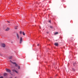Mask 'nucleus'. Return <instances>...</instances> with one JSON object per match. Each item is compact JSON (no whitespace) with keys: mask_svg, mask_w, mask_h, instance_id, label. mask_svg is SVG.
Listing matches in <instances>:
<instances>
[{"mask_svg":"<svg viewBox=\"0 0 78 78\" xmlns=\"http://www.w3.org/2000/svg\"><path fill=\"white\" fill-rule=\"evenodd\" d=\"M0 78H3V76H0Z\"/></svg>","mask_w":78,"mask_h":78,"instance_id":"nucleus-17","label":"nucleus"},{"mask_svg":"<svg viewBox=\"0 0 78 78\" xmlns=\"http://www.w3.org/2000/svg\"><path fill=\"white\" fill-rule=\"evenodd\" d=\"M73 66H76V63L75 62L73 64Z\"/></svg>","mask_w":78,"mask_h":78,"instance_id":"nucleus-8","label":"nucleus"},{"mask_svg":"<svg viewBox=\"0 0 78 78\" xmlns=\"http://www.w3.org/2000/svg\"><path fill=\"white\" fill-rule=\"evenodd\" d=\"M20 34H22V31H20Z\"/></svg>","mask_w":78,"mask_h":78,"instance_id":"nucleus-18","label":"nucleus"},{"mask_svg":"<svg viewBox=\"0 0 78 78\" xmlns=\"http://www.w3.org/2000/svg\"><path fill=\"white\" fill-rule=\"evenodd\" d=\"M9 61L10 62H11V63L15 65V66L16 67H17V63H16V62H12V61L11 60H10Z\"/></svg>","mask_w":78,"mask_h":78,"instance_id":"nucleus-1","label":"nucleus"},{"mask_svg":"<svg viewBox=\"0 0 78 78\" xmlns=\"http://www.w3.org/2000/svg\"><path fill=\"white\" fill-rule=\"evenodd\" d=\"M1 47H6V45L4 44H1Z\"/></svg>","mask_w":78,"mask_h":78,"instance_id":"nucleus-4","label":"nucleus"},{"mask_svg":"<svg viewBox=\"0 0 78 78\" xmlns=\"http://www.w3.org/2000/svg\"><path fill=\"white\" fill-rule=\"evenodd\" d=\"M15 72H16V73H18V72H17V71L16 70Z\"/></svg>","mask_w":78,"mask_h":78,"instance_id":"nucleus-20","label":"nucleus"},{"mask_svg":"<svg viewBox=\"0 0 78 78\" xmlns=\"http://www.w3.org/2000/svg\"><path fill=\"white\" fill-rule=\"evenodd\" d=\"M22 38L21 37L20 38V44H22Z\"/></svg>","mask_w":78,"mask_h":78,"instance_id":"nucleus-3","label":"nucleus"},{"mask_svg":"<svg viewBox=\"0 0 78 78\" xmlns=\"http://www.w3.org/2000/svg\"><path fill=\"white\" fill-rule=\"evenodd\" d=\"M72 70H73V71H75V69L73 68L72 69Z\"/></svg>","mask_w":78,"mask_h":78,"instance_id":"nucleus-13","label":"nucleus"},{"mask_svg":"<svg viewBox=\"0 0 78 78\" xmlns=\"http://www.w3.org/2000/svg\"><path fill=\"white\" fill-rule=\"evenodd\" d=\"M39 44H37V46H39Z\"/></svg>","mask_w":78,"mask_h":78,"instance_id":"nucleus-23","label":"nucleus"},{"mask_svg":"<svg viewBox=\"0 0 78 78\" xmlns=\"http://www.w3.org/2000/svg\"><path fill=\"white\" fill-rule=\"evenodd\" d=\"M9 28H7L5 30V31H9Z\"/></svg>","mask_w":78,"mask_h":78,"instance_id":"nucleus-10","label":"nucleus"},{"mask_svg":"<svg viewBox=\"0 0 78 78\" xmlns=\"http://www.w3.org/2000/svg\"><path fill=\"white\" fill-rule=\"evenodd\" d=\"M0 56H2V54L0 53Z\"/></svg>","mask_w":78,"mask_h":78,"instance_id":"nucleus-21","label":"nucleus"},{"mask_svg":"<svg viewBox=\"0 0 78 78\" xmlns=\"http://www.w3.org/2000/svg\"><path fill=\"white\" fill-rule=\"evenodd\" d=\"M16 36L18 39H19L20 37H19V34H18L17 33H16Z\"/></svg>","mask_w":78,"mask_h":78,"instance_id":"nucleus-5","label":"nucleus"},{"mask_svg":"<svg viewBox=\"0 0 78 78\" xmlns=\"http://www.w3.org/2000/svg\"><path fill=\"white\" fill-rule=\"evenodd\" d=\"M3 76H8V74H7V73H4Z\"/></svg>","mask_w":78,"mask_h":78,"instance_id":"nucleus-6","label":"nucleus"},{"mask_svg":"<svg viewBox=\"0 0 78 78\" xmlns=\"http://www.w3.org/2000/svg\"><path fill=\"white\" fill-rule=\"evenodd\" d=\"M5 70L7 72H8V73H10V74H11V70L9 69H6Z\"/></svg>","mask_w":78,"mask_h":78,"instance_id":"nucleus-2","label":"nucleus"},{"mask_svg":"<svg viewBox=\"0 0 78 78\" xmlns=\"http://www.w3.org/2000/svg\"><path fill=\"white\" fill-rule=\"evenodd\" d=\"M12 56H10L9 57V59H12Z\"/></svg>","mask_w":78,"mask_h":78,"instance_id":"nucleus-9","label":"nucleus"},{"mask_svg":"<svg viewBox=\"0 0 78 78\" xmlns=\"http://www.w3.org/2000/svg\"><path fill=\"white\" fill-rule=\"evenodd\" d=\"M47 33H48V32H47Z\"/></svg>","mask_w":78,"mask_h":78,"instance_id":"nucleus-24","label":"nucleus"},{"mask_svg":"<svg viewBox=\"0 0 78 78\" xmlns=\"http://www.w3.org/2000/svg\"><path fill=\"white\" fill-rule=\"evenodd\" d=\"M15 30H16V29H17V28L16 27H15Z\"/></svg>","mask_w":78,"mask_h":78,"instance_id":"nucleus-22","label":"nucleus"},{"mask_svg":"<svg viewBox=\"0 0 78 78\" xmlns=\"http://www.w3.org/2000/svg\"><path fill=\"white\" fill-rule=\"evenodd\" d=\"M50 28H53V27H52L51 26H50Z\"/></svg>","mask_w":78,"mask_h":78,"instance_id":"nucleus-15","label":"nucleus"},{"mask_svg":"<svg viewBox=\"0 0 78 78\" xmlns=\"http://www.w3.org/2000/svg\"><path fill=\"white\" fill-rule=\"evenodd\" d=\"M49 22L50 23H51V20H49Z\"/></svg>","mask_w":78,"mask_h":78,"instance_id":"nucleus-19","label":"nucleus"},{"mask_svg":"<svg viewBox=\"0 0 78 78\" xmlns=\"http://www.w3.org/2000/svg\"><path fill=\"white\" fill-rule=\"evenodd\" d=\"M18 68L19 69H20V66H18Z\"/></svg>","mask_w":78,"mask_h":78,"instance_id":"nucleus-16","label":"nucleus"},{"mask_svg":"<svg viewBox=\"0 0 78 78\" xmlns=\"http://www.w3.org/2000/svg\"><path fill=\"white\" fill-rule=\"evenodd\" d=\"M23 36H25V33H24V32H23Z\"/></svg>","mask_w":78,"mask_h":78,"instance_id":"nucleus-12","label":"nucleus"},{"mask_svg":"<svg viewBox=\"0 0 78 78\" xmlns=\"http://www.w3.org/2000/svg\"><path fill=\"white\" fill-rule=\"evenodd\" d=\"M54 45H55V46H58V43H55Z\"/></svg>","mask_w":78,"mask_h":78,"instance_id":"nucleus-7","label":"nucleus"},{"mask_svg":"<svg viewBox=\"0 0 78 78\" xmlns=\"http://www.w3.org/2000/svg\"><path fill=\"white\" fill-rule=\"evenodd\" d=\"M12 72H15L16 70H14V69H13V70H12Z\"/></svg>","mask_w":78,"mask_h":78,"instance_id":"nucleus-14","label":"nucleus"},{"mask_svg":"<svg viewBox=\"0 0 78 78\" xmlns=\"http://www.w3.org/2000/svg\"><path fill=\"white\" fill-rule=\"evenodd\" d=\"M58 34V32H57L55 33L54 34H55V35H56V34Z\"/></svg>","mask_w":78,"mask_h":78,"instance_id":"nucleus-11","label":"nucleus"},{"mask_svg":"<svg viewBox=\"0 0 78 78\" xmlns=\"http://www.w3.org/2000/svg\"><path fill=\"white\" fill-rule=\"evenodd\" d=\"M9 23V22H8Z\"/></svg>","mask_w":78,"mask_h":78,"instance_id":"nucleus-25","label":"nucleus"}]
</instances>
